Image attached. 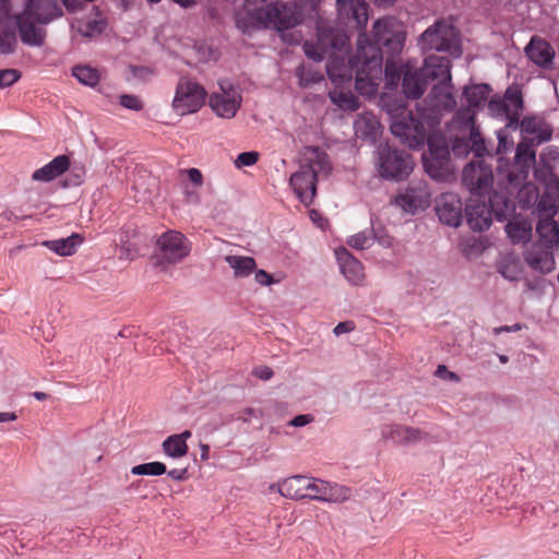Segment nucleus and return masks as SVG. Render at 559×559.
Returning a JSON list of instances; mask_svg holds the SVG:
<instances>
[{"label":"nucleus","instance_id":"nucleus-1","mask_svg":"<svg viewBox=\"0 0 559 559\" xmlns=\"http://www.w3.org/2000/svg\"><path fill=\"white\" fill-rule=\"evenodd\" d=\"M453 92L454 85L452 82L435 84L425 99V105L418 107L420 120L415 119L404 104L399 103L397 106L391 107L386 99L382 97L383 106L391 116L390 129L392 134L411 148L423 146L426 140L425 124L435 128L440 123L443 114L451 112L456 107Z\"/></svg>","mask_w":559,"mask_h":559},{"label":"nucleus","instance_id":"nucleus-2","mask_svg":"<svg viewBox=\"0 0 559 559\" xmlns=\"http://www.w3.org/2000/svg\"><path fill=\"white\" fill-rule=\"evenodd\" d=\"M372 38L371 43L361 33L357 39L359 51L364 53V67L357 73L356 91L368 98L377 95L382 81V47L396 53L404 44L401 24L394 17L377 20L372 26Z\"/></svg>","mask_w":559,"mask_h":559},{"label":"nucleus","instance_id":"nucleus-3","mask_svg":"<svg viewBox=\"0 0 559 559\" xmlns=\"http://www.w3.org/2000/svg\"><path fill=\"white\" fill-rule=\"evenodd\" d=\"M61 15L55 0H0V22L14 24L21 40L29 46H40L45 32L38 24H47Z\"/></svg>","mask_w":559,"mask_h":559},{"label":"nucleus","instance_id":"nucleus-4","mask_svg":"<svg viewBox=\"0 0 559 559\" xmlns=\"http://www.w3.org/2000/svg\"><path fill=\"white\" fill-rule=\"evenodd\" d=\"M301 22V12L295 7L277 2L272 5L236 12V25L243 33L252 28L289 29Z\"/></svg>","mask_w":559,"mask_h":559},{"label":"nucleus","instance_id":"nucleus-5","mask_svg":"<svg viewBox=\"0 0 559 559\" xmlns=\"http://www.w3.org/2000/svg\"><path fill=\"white\" fill-rule=\"evenodd\" d=\"M310 153L309 163L302 165L289 179L294 193L306 206H309L316 197L318 176L320 174L328 176L332 170L325 152L312 147Z\"/></svg>","mask_w":559,"mask_h":559},{"label":"nucleus","instance_id":"nucleus-6","mask_svg":"<svg viewBox=\"0 0 559 559\" xmlns=\"http://www.w3.org/2000/svg\"><path fill=\"white\" fill-rule=\"evenodd\" d=\"M349 41L344 34H338L332 41V52L329 55V62L326 64V73L333 84L340 86L349 82L353 76V71L356 74L358 70L364 67V53L359 51L357 46V55L355 58L345 60L348 52ZM357 79L355 80V83Z\"/></svg>","mask_w":559,"mask_h":559},{"label":"nucleus","instance_id":"nucleus-7","mask_svg":"<svg viewBox=\"0 0 559 559\" xmlns=\"http://www.w3.org/2000/svg\"><path fill=\"white\" fill-rule=\"evenodd\" d=\"M489 205L476 200H471L466 205L467 224L473 230L483 231L490 227L491 215L501 221L514 210L513 201L506 194L493 193L488 199Z\"/></svg>","mask_w":559,"mask_h":559},{"label":"nucleus","instance_id":"nucleus-8","mask_svg":"<svg viewBox=\"0 0 559 559\" xmlns=\"http://www.w3.org/2000/svg\"><path fill=\"white\" fill-rule=\"evenodd\" d=\"M420 49L426 51H447L457 58L462 55L459 33L450 20H438L419 38Z\"/></svg>","mask_w":559,"mask_h":559},{"label":"nucleus","instance_id":"nucleus-9","mask_svg":"<svg viewBox=\"0 0 559 559\" xmlns=\"http://www.w3.org/2000/svg\"><path fill=\"white\" fill-rule=\"evenodd\" d=\"M191 252V242L178 230H167L156 240L155 260L160 266L177 264Z\"/></svg>","mask_w":559,"mask_h":559},{"label":"nucleus","instance_id":"nucleus-10","mask_svg":"<svg viewBox=\"0 0 559 559\" xmlns=\"http://www.w3.org/2000/svg\"><path fill=\"white\" fill-rule=\"evenodd\" d=\"M414 162L409 154L381 145L378 150L377 169L383 179L403 180L411 175Z\"/></svg>","mask_w":559,"mask_h":559},{"label":"nucleus","instance_id":"nucleus-11","mask_svg":"<svg viewBox=\"0 0 559 559\" xmlns=\"http://www.w3.org/2000/svg\"><path fill=\"white\" fill-rule=\"evenodd\" d=\"M206 92L195 81L182 78L177 84L171 103L173 109L180 116L194 114L204 105Z\"/></svg>","mask_w":559,"mask_h":559},{"label":"nucleus","instance_id":"nucleus-12","mask_svg":"<svg viewBox=\"0 0 559 559\" xmlns=\"http://www.w3.org/2000/svg\"><path fill=\"white\" fill-rule=\"evenodd\" d=\"M450 151L443 138L428 139V153L424 155V166L428 175L437 180H444L451 173L449 167Z\"/></svg>","mask_w":559,"mask_h":559},{"label":"nucleus","instance_id":"nucleus-13","mask_svg":"<svg viewBox=\"0 0 559 559\" xmlns=\"http://www.w3.org/2000/svg\"><path fill=\"white\" fill-rule=\"evenodd\" d=\"M241 103L242 96L239 90L228 82L219 83V90L214 92L209 99L212 110L224 119L234 118Z\"/></svg>","mask_w":559,"mask_h":559},{"label":"nucleus","instance_id":"nucleus-14","mask_svg":"<svg viewBox=\"0 0 559 559\" xmlns=\"http://www.w3.org/2000/svg\"><path fill=\"white\" fill-rule=\"evenodd\" d=\"M463 183L476 197L489 194L493 175L489 165L481 160L468 163L463 170Z\"/></svg>","mask_w":559,"mask_h":559},{"label":"nucleus","instance_id":"nucleus-15","mask_svg":"<svg viewBox=\"0 0 559 559\" xmlns=\"http://www.w3.org/2000/svg\"><path fill=\"white\" fill-rule=\"evenodd\" d=\"M307 492L308 495H306V499L328 503H342L350 497V490L347 487L309 476Z\"/></svg>","mask_w":559,"mask_h":559},{"label":"nucleus","instance_id":"nucleus-16","mask_svg":"<svg viewBox=\"0 0 559 559\" xmlns=\"http://www.w3.org/2000/svg\"><path fill=\"white\" fill-rule=\"evenodd\" d=\"M536 159L533 144L527 140L520 142L516 146L512 170H507L509 189H518L527 178L531 167Z\"/></svg>","mask_w":559,"mask_h":559},{"label":"nucleus","instance_id":"nucleus-17","mask_svg":"<svg viewBox=\"0 0 559 559\" xmlns=\"http://www.w3.org/2000/svg\"><path fill=\"white\" fill-rule=\"evenodd\" d=\"M430 191L425 181L413 182L403 193L395 197V204L406 213L414 214L430 204Z\"/></svg>","mask_w":559,"mask_h":559},{"label":"nucleus","instance_id":"nucleus-18","mask_svg":"<svg viewBox=\"0 0 559 559\" xmlns=\"http://www.w3.org/2000/svg\"><path fill=\"white\" fill-rule=\"evenodd\" d=\"M381 436L384 440L400 445L426 442L429 439V435L426 431L400 424L383 425L381 427Z\"/></svg>","mask_w":559,"mask_h":559},{"label":"nucleus","instance_id":"nucleus-19","mask_svg":"<svg viewBox=\"0 0 559 559\" xmlns=\"http://www.w3.org/2000/svg\"><path fill=\"white\" fill-rule=\"evenodd\" d=\"M452 124L454 128L460 129L464 135L468 134L473 144V151L477 156H480L486 151L485 142L475 124V110L473 108L466 107L457 110Z\"/></svg>","mask_w":559,"mask_h":559},{"label":"nucleus","instance_id":"nucleus-20","mask_svg":"<svg viewBox=\"0 0 559 559\" xmlns=\"http://www.w3.org/2000/svg\"><path fill=\"white\" fill-rule=\"evenodd\" d=\"M338 19L345 23H354L364 29L368 22V4L364 0H336Z\"/></svg>","mask_w":559,"mask_h":559},{"label":"nucleus","instance_id":"nucleus-21","mask_svg":"<svg viewBox=\"0 0 559 559\" xmlns=\"http://www.w3.org/2000/svg\"><path fill=\"white\" fill-rule=\"evenodd\" d=\"M462 210V201L454 193H443L437 201L438 217L445 225L457 227L463 218Z\"/></svg>","mask_w":559,"mask_h":559},{"label":"nucleus","instance_id":"nucleus-22","mask_svg":"<svg viewBox=\"0 0 559 559\" xmlns=\"http://www.w3.org/2000/svg\"><path fill=\"white\" fill-rule=\"evenodd\" d=\"M424 78L429 81L452 82L451 61L441 56L431 55L425 58L424 66L418 68Z\"/></svg>","mask_w":559,"mask_h":559},{"label":"nucleus","instance_id":"nucleus-23","mask_svg":"<svg viewBox=\"0 0 559 559\" xmlns=\"http://www.w3.org/2000/svg\"><path fill=\"white\" fill-rule=\"evenodd\" d=\"M336 260L342 274L353 285H359L365 278L362 264L346 248L335 249Z\"/></svg>","mask_w":559,"mask_h":559},{"label":"nucleus","instance_id":"nucleus-24","mask_svg":"<svg viewBox=\"0 0 559 559\" xmlns=\"http://www.w3.org/2000/svg\"><path fill=\"white\" fill-rule=\"evenodd\" d=\"M519 127L522 133L532 135L528 143L533 145H539L544 142H548L551 139L552 129L551 127L540 117L528 116L519 122Z\"/></svg>","mask_w":559,"mask_h":559},{"label":"nucleus","instance_id":"nucleus-25","mask_svg":"<svg viewBox=\"0 0 559 559\" xmlns=\"http://www.w3.org/2000/svg\"><path fill=\"white\" fill-rule=\"evenodd\" d=\"M427 84V80L418 68H415L409 62L405 64L402 88L406 97L413 99L419 98L424 94Z\"/></svg>","mask_w":559,"mask_h":559},{"label":"nucleus","instance_id":"nucleus-26","mask_svg":"<svg viewBox=\"0 0 559 559\" xmlns=\"http://www.w3.org/2000/svg\"><path fill=\"white\" fill-rule=\"evenodd\" d=\"M525 53L532 62L545 69L550 68L555 58V50L550 44L538 37H532L525 47Z\"/></svg>","mask_w":559,"mask_h":559},{"label":"nucleus","instance_id":"nucleus-27","mask_svg":"<svg viewBox=\"0 0 559 559\" xmlns=\"http://www.w3.org/2000/svg\"><path fill=\"white\" fill-rule=\"evenodd\" d=\"M341 32L334 31H320L318 34V44H312L310 41H305L304 44V52L305 55L314 61H321L328 55L329 49L332 50V41L334 37Z\"/></svg>","mask_w":559,"mask_h":559},{"label":"nucleus","instance_id":"nucleus-28","mask_svg":"<svg viewBox=\"0 0 559 559\" xmlns=\"http://www.w3.org/2000/svg\"><path fill=\"white\" fill-rule=\"evenodd\" d=\"M550 247H535L525 253L526 263L535 271L550 273L555 269V260Z\"/></svg>","mask_w":559,"mask_h":559},{"label":"nucleus","instance_id":"nucleus-29","mask_svg":"<svg viewBox=\"0 0 559 559\" xmlns=\"http://www.w3.org/2000/svg\"><path fill=\"white\" fill-rule=\"evenodd\" d=\"M70 167V159L67 155H59L45 166L35 170L32 179L35 181L48 182L64 174Z\"/></svg>","mask_w":559,"mask_h":559},{"label":"nucleus","instance_id":"nucleus-30","mask_svg":"<svg viewBox=\"0 0 559 559\" xmlns=\"http://www.w3.org/2000/svg\"><path fill=\"white\" fill-rule=\"evenodd\" d=\"M502 99L506 102V107L510 114V121L506 123V127L515 130L519 128V119L523 110L521 90L518 86L507 88Z\"/></svg>","mask_w":559,"mask_h":559},{"label":"nucleus","instance_id":"nucleus-31","mask_svg":"<svg viewBox=\"0 0 559 559\" xmlns=\"http://www.w3.org/2000/svg\"><path fill=\"white\" fill-rule=\"evenodd\" d=\"M84 238L80 234H72L67 238L45 240L41 246L60 257H69L76 252Z\"/></svg>","mask_w":559,"mask_h":559},{"label":"nucleus","instance_id":"nucleus-32","mask_svg":"<svg viewBox=\"0 0 559 559\" xmlns=\"http://www.w3.org/2000/svg\"><path fill=\"white\" fill-rule=\"evenodd\" d=\"M308 476L295 475L278 484V492L288 499H306Z\"/></svg>","mask_w":559,"mask_h":559},{"label":"nucleus","instance_id":"nucleus-33","mask_svg":"<svg viewBox=\"0 0 559 559\" xmlns=\"http://www.w3.org/2000/svg\"><path fill=\"white\" fill-rule=\"evenodd\" d=\"M356 136L360 139H374L380 130V123L377 117L371 112L358 115L354 122Z\"/></svg>","mask_w":559,"mask_h":559},{"label":"nucleus","instance_id":"nucleus-34","mask_svg":"<svg viewBox=\"0 0 559 559\" xmlns=\"http://www.w3.org/2000/svg\"><path fill=\"white\" fill-rule=\"evenodd\" d=\"M191 437V431L185 430L179 435L169 436L164 440L162 447L164 453L171 459H179L187 454V440Z\"/></svg>","mask_w":559,"mask_h":559},{"label":"nucleus","instance_id":"nucleus-35","mask_svg":"<svg viewBox=\"0 0 559 559\" xmlns=\"http://www.w3.org/2000/svg\"><path fill=\"white\" fill-rule=\"evenodd\" d=\"M224 260L233 270L235 278H246L257 269L255 260L251 257L229 254Z\"/></svg>","mask_w":559,"mask_h":559},{"label":"nucleus","instance_id":"nucleus-36","mask_svg":"<svg viewBox=\"0 0 559 559\" xmlns=\"http://www.w3.org/2000/svg\"><path fill=\"white\" fill-rule=\"evenodd\" d=\"M498 272L507 281H519L523 272L520 258L512 253L504 254L498 263Z\"/></svg>","mask_w":559,"mask_h":559},{"label":"nucleus","instance_id":"nucleus-37","mask_svg":"<svg viewBox=\"0 0 559 559\" xmlns=\"http://www.w3.org/2000/svg\"><path fill=\"white\" fill-rule=\"evenodd\" d=\"M506 233L513 243H519L531 238L532 226L527 221L516 218L507 224Z\"/></svg>","mask_w":559,"mask_h":559},{"label":"nucleus","instance_id":"nucleus-38","mask_svg":"<svg viewBox=\"0 0 559 559\" xmlns=\"http://www.w3.org/2000/svg\"><path fill=\"white\" fill-rule=\"evenodd\" d=\"M536 231L545 247H551L559 242V229L554 219H542L536 227Z\"/></svg>","mask_w":559,"mask_h":559},{"label":"nucleus","instance_id":"nucleus-39","mask_svg":"<svg viewBox=\"0 0 559 559\" xmlns=\"http://www.w3.org/2000/svg\"><path fill=\"white\" fill-rule=\"evenodd\" d=\"M489 86L487 84H475L472 86H465L463 95L465 96L468 107L475 108L480 107L489 94Z\"/></svg>","mask_w":559,"mask_h":559},{"label":"nucleus","instance_id":"nucleus-40","mask_svg":"<svg viewBox=\"0 0 559 559\" xmlns=\"http://www.w3.org/2000/svg\"><path fill=\"white\" fill-rule=\"evenodd\" d=\"M331 102L342 110L355 111L359 108L358 98L350 92L337 88L329 93Z\"/></svg>","mask_w":559,"mask_h":559},{"label":"nucleus","instance_id":"nucleus-41","mask_svg":"<svg viewBox=\"0 0 559 559\" xmlns=\"http://www.w3.org/2000/svg\"><path fill=\"white\" fill-rule=\"evenodd\" d=\"M72 74L80 83L91 87L95 86L99 81L98 71L86 66H78L73 68Z\"/></svg>","mask_w":559,"mask_h":559},{"label":"nucleus","instance_id":"nucleus-42","mask_svg":"<svg viewBox=\"0 0 559 559\" xmlns=\"http://www.w3.org/2000/svg\"><path fill=\"white\" fill-rule=\"evenodd\" d=\"M296 75L301 87H309L323 81V75L320 72L314 71L306 66L298 67L296 70Z\"/></svg>","mask_w":559,"mask_h":559},{"label":"nucleus","instance_id":"nucleus-43","mask_svg":"<svg viewBox=\"0 0 559 559\" xmlns=\"http://www.w3.org/2000/svg\"><path fill=\"white\" fill-rule=\"evenodd\" d=\"M166 473V465L162 462H150L135 465L131 468V474L141 476H159Z\"/></svg>","mask_w":559,"mask_h":559},{"label":"nucleus","instance_id":"nucleus-44","mask_svg":"<svg viewBox=\"0 0 559 559\" xmlns=\"http://www.w3.org/2000/svg\"><path fill=\"white\" fill-rule=\"evenodd\" d=\"M502 98H492L488 103V111L491 117L510 121V114Z\"/></svg>","mask_w":559,"mask_h":559},{"label":"nucleus","instance_id":"nucleus-45","mask_svg":"<svg viewBox=\"0 0 559 559\" xmlns=\"http://www.w3.org/2000/svg\"><path fill=\"white\" fill-rule=\"evenodd\" d=\"M373 242V238L370 233L360 231L350 236L347 240V245L357 250H364L369 248Z\"/></svg>","mask_w":559,"mask_h":559},{"label":"nucleus","instance_id":"nucleus-46","mask_svg":"<svg viewBox=\"0 0 559 559\" xmlns=\"http://www.w3.org/2000/svg\"><path fill=\"white\" fill-rule=\"evenodd\" d=\"M400 70L394 62L388 61L384 69V84L386 88H395L400 82Z\"/></svg>","mask_w":559,"mask_h":559},{"label":"nucleus","instance_id":"nucleus-47","mask_svg":"<svg viewBox=\"0 0 559 559\" xmlns=\"http://www.w3.org/2000/svg\"><path fill=\"white\" fill-rule=\"evenodd\" d=\"M507 127L497 131L498 146L497 154H504L509 152L513 146L512 139L507 133Z\"/></svg>","mask_w":559,"mask_h":559},{"label":"nucleus","instance_id":"nucleus-48","mask_svg":"<svg viewBox=\"0 0 559 559\" xmlns=\"http://www.w3.org/2000/svg\"><path fill=\"white\" fill-rule=\"evenodd\" d=\"M259 159V153L254 151L240 153L235 159L237 168L253 166Z\"/></svg>","mask_w":559,"mask_h":559},{"label":"nucleus","instance_id":"nucleus-49","mask_svg":"<svg viewBox=\"0 0 559 559\" xmlns=\"http://www.w3.org/2000/svg\"><path fill=\"white\" fill-rule=\"evenodd\" d=\"M21 74L15 69L0 70V88L9 87L19 81Z\"/></svg>","mask_w":559,"mask_h":559},{"label":"nucleus","instance_id":"nucleus-50","mask_svg":"<svg viewBox=\"0 0 559 559\" xmlns=\"http://www.w3.org/2000/svg\"><path fill=\"white\" fill-rule=\"evenodd\" d=\"M120 105L127 109L140 111L143 109V102L140 97L130 94H123L119 97Z\"/></svg>","mask_w":559,"mask_h":559},{"label":"nucleus","instance_id":"nucleus-51","mask_svg":"<svg viewBox=\"0 0 559 559\" xmlns=\"http://www.w3.org/2000/svg\"><path fill=\"white\" fill-rule=\"evenodd\" d=\"M16 43L15 35L13 33H3L0 35V52L10 53L13 51Z\"/></svg>","mask_w":559,"mask_h":559},{"label":"nucleus","instance_id":"nucleus-52","mask_svg":"<svg viewBox=\"0 0 559 559\" xmlns=\"http://www.w3.org/2000/svg\"><path fill=\"white\" fill-rule=\"evenodd\" d=\"M120 251H121L120 258L131 260L136 254L138 247L134 242H131V241L124 240L123 238H120Z\"/></svg>","mask_w":559,"mask_h":559},{"label":"nucleus","instance_id":"nucleus-53","mask_svg":"<svg viewBox=\"0 0 559 559\" xmlns=\"http://www.w3.org/2000/svg\"><path fill=\"white\" fill-rule=\"evenodd\" d=\"M253 274L254 281L262 286H270L274 283L272 275L264 270H254Z\"/></svg>","mask_w":559,"mask_h":559},{"label":"nucleus","instance_id":"nucleus-54","mask_svg":"<svg viewBox=\"0 0 559 559\" xmlns=\"http://www.w3.org/2000/svg\"><path fill=\"white\" fill-rule=\"evenodd\" d=\"M181 174H186L191 182L197 187H201L203 185V176L198 168L183 169L181 170Z\"/></svg>","mask_w":559,"mask_h":559},{"label":"nucleus","instance_id":"nucleus-55","mask_svg":"<svg viewBox=\"0 0 559 559\" xmlns=\"http://www.w3.org/2000/svg\"><path fill=\"white\" fill-rule=\"evenodd\" d=\"M313 420V417L309 414H302L294 417L288 425L292 427H305Z\"/></svg>","mask_w":559,"mask_h":559},{"label":"nucleus","instance_id":"nucleus-56","mask_svg":"<svg viewBox=\"0 0 559 559\" xmlns=\"http://www.w3.org/2000/svg\"><path fill=\"white\" fill-rule=\"evenodd\" d=\"M253 374L261 380H270L273 377V371L267 366H259L253 369Z\"/></svg>","mask_w":559,"mask_h":559},{"label":"nucleus","instance_id":"nucleus-57","mask_svg":"<svg viewBox=\"0 0 559 559\" xmlns=\"http://www.w3.org/2000/svg\"><path fill=\"white\" fill-rule=\"evenodd\" d=\"M355 329V325L353 322L350 321H345V322H340L338 324H336V326L333 329V333L336 335V336H340L344 333H348L350 331H353Z\"/></svg>","mask_w":559,"mask_h":559},{"label":"nucleus","instance_id":"nucleus-58","mask_svg":"<svg viewBox=\"0 0 559 559\" xmlns=\"http://www.w3.org/2000/svg\"><path fill=\"white\" fill-rule=\"evenodd\" d=\"M436 374L439 377H443V374H444V377L449 380L459 381V377L456 376V373H454L452 371H448L445 366H443V365L438 366Z\"/></svg>","mask_w":559,"mask_h":559},{"label":"nucleus","instance_id":"nucleus-59","mask_svg":"<svg viewBox=\"0 0 559 559\" xmlns=\"http://www.w3.org/2000/svg\"><path fill=\"white\" fill-rule=\"evenodd\" d=\"M187 473V468H175L168 472V476L174 480H185Z\"/></svg>","mask_w":559,"mask_h":559},{"label":"nucleus","instance_id":"nucleus-60","mask_svg":"<svg viewBox=\"0 0 559 559\" xmlns=\"http://www.w3.org/2000/svg\"><path fill=\"white\" fill-rule=\"evenodd\" d=\"M300 7L305 9H309L311 11H316L322 0H296Z\"/></svg>","mask_w":559,"mask_h":559},{"label":"nucleus","instance_id":"nucleus-61","mask_svg":"<svg viewBox=\"0 0 559 559\" xmlns=\"http://www.w3.org/2000/svg\"><path fill=\"white\" fill-rule=\"evenodd\" d=\"M522 326L520 324H513V325H502L493 329V334L499 335L502 332H516L520 331Z\"/></svg>","mask_w":559,"mask_h":559},{"label":"nucleus","instance_id":"nucleus-62","mask_svg":"<svg viewBox=\"0 0 559 559\" xmlns=\"http://www.w3.org/2000/svg\"><path fill=\"white\" fill-rule=\"evenodd\" d=\"M251 416L258 417L257 411L253 408H246L239 413V415L237 416V419L247 423V421H249Z\"/></svg>","mask_w":559,"mask_h":559},{"label":"nucleus","instance_id":"nucleus-63","mask_svg":"<svg viewBox=\"0 0 559 559\" xmlns=\"http://www.w3.org/2000/svg\"><path fill=\"white\" fill-rule=\"evenodd\" d=\"M310 218L313 223L318 224L319 227L323 228L324 219L321 217L320 213L316 210L310 211Z\"/></svg>","mask_w":559,"mask_h":559},{"label":"nucleus","instance_id":"nucleus-64","mask_svg":"<svg viewBox=\"0 0 559 559\" xmlns=\"http://www.w3.org/2000/svg\"><path fill=\"white\" fill-rule=\"evenodd\" d=\"M16 418L17 417H16L15 413H11V412L0 413V423L14 421Z\"/></svg>","mask_w":559,"mask_h":559}]
</instances>
